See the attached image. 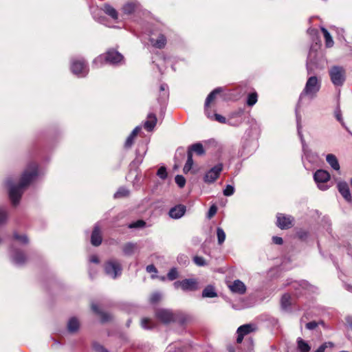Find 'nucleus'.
Listing matches in <instances>:
<instances>
[{
	"label": "nucleus",
	"mask_w": 352,
	"mask_h": 352,
	"mask_svg": "<svg viewBox=\"0 0 352 352\" xmlns=\"http://www.w3.org/2000/svg\"><path fill=\"white\" fill-rule=\"evenodd\" d=\"M138 7V3L135 1H130L125 3L122 7V11L126 14L133 13Z\"/></svg>",
	"instance_id": "nucleus-28"
},
{
	"label": "nucleus",
	"mask_w": 352,
	"mask_h": 352,
	"mask_svg": "<svg viewBox=\"0 0 352 352\" xmlns=\"http://www.w3.org/2000/svg\"><path fill=\"white\" fill-rule=\"evenodd\" d=\"M188 151H191V153L195 152L197 154L201 155L204 154L205 151L204 149L203 145L201 143H195L192 144Z\"/></svg>",
	"instance_id": "nucleus-33"
},
{
	"label": "nucleus",
	"mask_w": 352,
	"mask_h": 352,
	"mask_svg": "<svg viewBox=\"0 0 352 352\" xmlns=\"http://www.w3.org/2000/svg\"><path fill=\"white\" fill-rule=\"evenodd\" d=\"M186 207L182 204H178L169 210L168 215L171 219H179L186 213Z\"/></svg>",
	"instance_id": "nucleus-16"
},
{
	"label": "nucleus",
	"mask_w": 352,
	"mask_h": 352,
	"mask_svg": "<svg viewBox=\"0 0 352 352\" xmlns=\"http://www.w3.org/2000/svg\"><path fill=\"white\" fill-rule=\"evenodd\" d=\"M146 225V222L143 220H138L135 222H133L132 223H131L129 226V228H144Z\"/></svg>",
	"instance_id": "nucleus-46"
},
{
	"label": "nucleus",
	"mask_w": 352,
	"mask_h": 352,
	"mask_svg": "<svg viewBox=\"0 0 352 352\" xmlns=\"http://www.w3.org/2000/svg\"><path fill=\"white\" fill-rule=\"evenodd\" d=\"M79 321L75 317L70 318L67 322V329L70 333H75L79 329Z\"/></svg>",
	"instance_id": "nucleus-25"
},
{
	"label": "nucleus",
	"mask_w": 352,
	"mask_h": 352,
	"mask_svg": "<svg viewBox=\"0 0 352 352\" xmlns=\"http://www.w3.org/2000/svg\"><path fill=\"white\" fill-rule=\"evenodd\" d=\"M257 100H258L257 94L256 92L251 93L248 96L247 104L248 106L252 107L256 103Z\"/></svg>",
	"instance_id": "nucleus-37"
},
{
	"label": "nucleus",
	"mask_w": 352,
	"mask_h": 352,
	"mask_svg": "<svg viewBox=\"0 0 352 352\" xmlns=\"http://www.w3.org/2000/svg\"><path fill=\"white\" fill-rule=\"evenodd\" d=\"M298 349L300 352H309L311 349L309 344L301 338L297 339Z\"/></svg>",
	"instance_id": "nucleus-30"
},
{
	"label": "nucleus",
	"mask_w": 352,
	"mask_h": 352,
	"mask_svg": "<svg viewBox=\"0 0 352 352\" xmlns=\"http://www.w3.org/2000/svg\"><path fill=\"white\" fill-rule=\"evenodd\" d=\"M223 165L219 163L208 170L204 176V181L206 184L214 183L219 177L223 170Z\"/></svg>",
	"instance_id": "nucleus-10"
},
{
	"label": "nucleus",
	"mask_w": 352,
	"mask_h": 352,
	"mask_svg": "<svg viewBox=\"0 0 352 352\" xmlns=\"http://www.w3.org/2000/svg\"><path fill=\"white\" fill-rule=\"evenodd\" d=\"M38 175V164L34 162H31L22 173L19 184H15L12 177L6 179V184L8 188L9 197L14 206H16L19 203L25 189L34 182Z\"/></svg>",
	"instance_id": "nucleus-1"
},
{
	"label": "nucleus",
	"mask_w": 352,
	"mask_h": 352,
	"mask_svg": "<svg viewBox=\"0 0 352 352\" xmlns=\"http://www.w3.org/2000/svg\"><path fill=\"white\" fill-rule=\"evenodd\" d=\"M176 289L180 287L184 292H195L199 289V283L195 278H185L174 283Z\"/></svg>",
	"instance_id": "nucleus-9"
},
{
	"label": "nucleus",
	"mask_w": 352,
	"mask_h": 352,
	"mask_svg": "<svg viewBox=\"0 0 352 352\" xmlns=\"http://www.w3.org/2000/svg\"><path fill=\"white\" fill-rule=\"evenodd\" d=\"M202 298H214L217 296L215 288L212 285H207L202 291Z\"/></svg>",
	"instance_id": "nucleus-23"
},
{
	"label": "nucleus",
	"mask_w": 352,
	"mask_h": 352,
	"mask_svg": "<svg viewBox=\"0 0 352 352\" xmlns=\"http://www.w3.org/2000/svg\"><path fill=\"white\" fill-rule=\"evenodd\" d=\"M103 11L105 14L110 16L113 19H118V12L115 8L109 4H105L103 8Z\"/></svg>",
	"instance_id": "nucleus-31"
},
{
	"label": "nucleus",
	"mask_w": 352,
	"mask_h": 352,
	"mask_svg": "<svg viewBox=\"0 0 352 352\" xmlns=\"http://www.w3.org/2000/svg\"><path fill=\"white\" fill-rule=\"evenodd\" d=\"M141 126H136L131 133V134L128 136L126 140L124 146L126 148H130L133 144V141L138 133L141 131Z\"/></svg>",
	"instance_id": "nucleus-24"
},
{
	"label": "nucleus",
	"mask_w": 352,
	"mask_h": 352,
	"mask_svg": "<svg viewBox=\"0 0 352 352\" xmlns=\"http://www.w3.org/2000/svg\"><path fill=\"white\" fill-rule=\"evenodd\" d=\"M143 161L142 156H137L136 158L131 162V165L133 166H138Z\"/></svg>",
	"instance_id": "nucleus-52"
},
{
	"label": "nucleus",
	"mask_w": 352,
	"mask_h": 352,
	"mask_svg": "<svg viewBox=\"0 0 352 352\" xmlns=\"http://www.w3.org/2000/svg\"><path fill=\"white\" fill-rule=\"evenodd\" d=\"M335 116H336V119L338 120V121H339L341 123V124L342 126H344V122L342 120L341 110L339 107H338L335 111Z\"/></svg>",
	"instance_id": "nucleus-50"
},
{
	"label": "nucleus",
	"mask_w": 352,
	"mask_h": 352,
	"mask_svg": "<svg viewBox=\"0 0 352 352\" xmlns=\"http://www.w3.org/2000/svg\"><path fill=\"white\" fill-rule=\"evenodd\" d=\"M217 236L218 239V243L219 245H221L225 241L226 233L224 230L220 227H218L217 228Z\"/></svg>",
	"instance_id": "nucleus-38"
},
{
	"label": "nucleus",
	"mask_w": 352,
	"mask_h": 352,
	"mask_svg": "<svg viewBox=\"0 0 352 352\" xmlns=\"http://www.w3.org/2000/svg\"><path fill=\"white\" fill-rule=\"evenodd\" d=\"M321 30L324 34V37L325 39V44L327 47H331L333 45V41L330 33L327 31L324 28H321Z\"/></svg>",
	"instance_id": "nucleus-34"
},
{
	"label": "nucleus",
	"mask_w": 352,
	"mask_h": 352,
	"mask_svg": "<svg viewBox=\"0 0 352 352\" xmlns=\"http://www.w3.org/2000/svg\"><path fill=\"white\" fill-rule=\"evenodd\" d=\"M93 349L96 352H109L103 346L96 342L93 344Z\"/></svg>",
	"instance_id": "nucleus-51"
},
{
	"label": "nucleus",
	"mask_w": 352,
	"mask_h": 352,
	"mask_svg": "<svg viewBox=\"0 0 352 352\" xmlns=\"http://www.w3.org/2000/svg\"><path fill=\"white\" fill-rule=\"evenodd\" d=\"M272 241L274 243L277 245H281L283 243V239L279 236H273Z\"/></svg>",
	"instance_id": "nucleus-55"
},
{
	"label": "nucleus",
	"mask_w": 352,
	"mask_h": 352,
	"mask_svg": "<svg viewBox=\"0 0 352 352\" xmlns=\"http://www.w3.org/2000/svg\"><path fill=\"white\" fill-rule=\"evenodd\" d=\"M192 164H193L192 153H191V151H188L187 160H186V162L183 168L184 173H188L191 170Z\"/></svg>",
	"instance_id": "nucleus-29"
},
{
	"label": "nucleus",
	"mask_w": 352,
	"mask_h": 352,
	"mask_svg": "<svg viewBox=\"0 0 352 352\" xmlns=\"http://www.w3.org/2000/svg\"><path fill=\"white\" fill-rule=\"evenodd\" d=\"M321 87V80L314 76L309 77L305 84V86L300 93L296 106V109L304 104H308L314 99ZM296 114L300 116L296 109Z\"/></svg>",
	"instance_id": "nucleus-2"
},
{
	"label": "nucleus",
	"mask_w": 352,
	"mask_h": 352,
	"mask_svg": "<svg viewBox=\"0 0 352 352\" xmlns=\"http://www.w3.org/2000/svg\"><path fill=\"white\" fill-rule=\"evenodd\" d=\"M228 287L232 293L244 294L246 292L245 285L240 280H235L228 285Z\"/></svg>",
	"instance_id": "nucleus-18"
},
{
	"label": "nucleus",
	"mask_w": 352,
	"mask_h": 352,
	"mask_svg": "<svg viewBox=\"0 0 352 352\" xmlns=\"http://www.w3.org/2000/svg\"><path fill=\"white\" fill-rule=\"evenodd\" d=\"M208 118L211 120H216L217 122L222 124L228 123L230 125H233V124L230 121H227L226 118L223 117V116L218 114V113H210V117H208Z\"/></svg>",
	"instance_id": "nucleus-32"
},
{
	"label": "nucleus",
	"mask_w": 352,
	"mask_h": 352,
	"mask_svg": "<svg viewBox=\"0 0 352 352\" xmlns=\"http://www.w3.org/2000/svg\"><path fill=\"white\" fill-rule=\"evenodd\" d=\"M167 277L170 280H175L178 277V272L176 268L173 267L169 270Z\"/></svg>",
	"instance_id": "nucleus-44"
},
{
	"label": "nucleus",
	"mask_w": 352,
	"mask_h": 352,
	"mask_svg": "<svg viewBox=\"0 0 352 352\" xmlns=\"http://www.w3.org/2000/svg\"><path fill=\"white\" fill-rule=\"evenodd\" d=\"M276 225L282 230L290 228L293 226L294 218L290 215L278 213L276 215Z\"/></svg>",
	"instance_id": "nucleus-13"
},
{
	"label": "nucleus",
	"mask_w": 352,
	"mask_h": 352,
	"mask_svg": "<svg viewBox=\"0 0 352 352\" xmlns=\"http://www.w3.org/2000/svg\"><path fill=\"white\" fill-rule=\"evenodd\" d=\"M175 183L179 188H183L186 184V179L180 175H178L175 178Z\"/></svg>",
	"instance_id": "nucleus-45"
},
{
	"label": "nucleus",
	"mask_w": 352,
	"mask_h": 352,
	"mask_svg": "<svg viewBox=\"0 0 352 352\" xmlns=\"http://www.w3.org/2000/svg\"><path fill=\"white\" fill-rule=\"evenodd\" d=\"M235 192V188L234 186L228 184L226 186L225 188L223 190V195L226 197H230Z\"/></svg>",
	"instance_id": "nucleus-40"
},
{
	"label": "nucleus",
	"mask_w": 352,
	"mask_h": 352,
	"mask_svg": "<svg viewBox=\"0 0 352 352\" xmlns=\"http://www.w3.org/2000/svg\"><path fill=\"white\" fill-rule=\"evenodd\" d=\"M322 345H325L326 348H327V347H333L334 344L331 342H324Z\"/></svg>",
	"instance_id": "nucleus-63"
},
{
	"label": "nucleus",
	"mask_w": 352,
	"mask_h": 352,
	"mask_svg": "<svg viewBox=\"0 0 352 352\" xmlns=\"http://www.w3.org/2000/svg\"><path fill=\"white\" fill-rule=\"evenodd\" d=\"M150 42L153 47L162 49L164 47L166 44V38L164 34H160L156 38L151 37Z\"/></svg>",
	"instance_id": "nucleus-21"
},
{
	"label": "nucleus",
	"mask_w": 352,
	"mask_h": 352,
	"mask_svg": "<svg viewBox=\"0 0 352 352\" xmlns=\"http://www.w3.org/2000/svg\"><path fill=\"white\" fill-rule=\"evenodd\" d=\"M256 329V326L253 324H245L240 326L236 331L237 343H241L243 341V337L245 335L250 333Z\"/></svg>",
	"instance_id": "nucleus-14"
},
{
	"label": "nucleus",
	"mask_w": 352,
	"mask_h": 352,
	"mask_svg": "<svg viewBox=\"0 0 352 352\" xmlns=\"http://www.w3.org/2000/svg\"><path fill=\"white\" fill-rule=\"evenodd\" d=\"M217 211V208L214 205H212L210 207L208 212V218L212 217Z\"/></svg>",
	"instance_id": "nucleus-53"
},
{
	"label": "nucleus",
	"mask_w": 352,
	"mask_h": 352,
	"mask_svg": "<svg viewBox=\"0 0 352 352\" xmlns=\"http://www.w3.org/2000/svg\"><path fill=\"white\" fill-rule=\"evenodd\" d=\"M228 352H235V349L233 346H229L228 347Z\"/></svg>",
	"instance_id": "nucleus-64"
},
{
	"label": "nucleus",
	"mask_w": 352,
	"mask_h": 352,
	"mask_svg": "<svg viewBox=\"0 0 352 352\" xmlns=\"http://www.w3.org/2000/svg\"><path fill=\"white\" fill-rule=\"evenodd\" d=\"M184 154H185L184 148H179L177 150V151H176V154H175V158L176 159L178 155H180L181 157H184Z\"/></svg>",
	"instance_id": "nucleus-58"
},
{
	"label": "nucleus",
	"mask_w": 352,
	"mask_h": 352,
	"mask_svg": "<svg viewBox=\"0 0 352 352\" xmlns=\"http://www.w3.org/2000/svg\"><path fill=\"white\" fill-rule=\"evenodd\" d=\"M160 91L162 92L160 98L165 100L168 97V85L166 84L160 85Z\"/></svg>",
	"instance_id": "nucleus-42"
},
{
	"label": "nucleus",
	"mask_w": 352,
	"mask_h": 352,
	"mask_svg": "<svg viewBox=\"0 0 352 352\" xmlns=\"http://www.w3.org/2000/svg\"><path fill=\"white\" fill-rule=\"evenodd\" d=\"M71 71L78 78H83L88 74L89 67L83 58H74L71 60Z\"/></svg>",
	"instance_id": "nucleus-5"
},
{
	"label": "nucleus",
	"mask_w": 352,
	"mask_h": 352,
	"mask_svg": "<svg viewBox=\"0 0 352 352\" xmlns=\"http://www.w3.org/2000/svg\"><path fill=\"white\" fill-rule=\"evenodd\" d=\"M161 294L159 292H155L151 294L150 297V302L151 303H156L161 299Z\"/></svg>",
	"instance_id": "nucleus-49"
},
{
	"label": "nucleus",
	"mask_w": 352,
	"mask_h": 352,
	"mask_svg": "<svg viewBox=\"0 0 352 352\" xmlns=\"http://www.w3.org/2000/svg\"><path fill=\"white\" fill-rule=\"evenodd\" d=\"M156 318L164 324H169L175 321V316L172 310L167 309H158L155 311Z\"/></svg>",
	"instance_id": "nucleus-11"
},
{
	"label": "nucleus",
	"mask_w": 352,
	"mask_h": 352,
	"mask_svg": "<svg viewBox=\"0 0 352 352\" xmlns=\"http://www.w3.org/2000/svg\"><path fill=\"white\" fill-rule=\"evenodd\" d=\"M248 350L251 352L252 351V340H250L248 342Z\"/></svg>",
	"instance_id": "nucleus-62"
},
{
	"label": "nucleus",
	"mask_w": 352,
	"mask_h": 352,
	"mask_svg": "<svg viewBox=\"0 0 352 352\" xmlns=\"http://www.w3.org/2000/svg\"><path fill=\"white\" fill-rule=\"evenodd\" d=\"M223 91L221 87H217L211 91L207 96L205 102V113L207 117H210V112L209 111V105L212 101H213L216 96Z\"/></svg>",
	"instance_id": "nucleus-19"
},
{
	"label": "nucleus",
	"mask_w": 352,
	"mask_h": 352,
	"mask_svg": "<svg viewBox=\"0 0 352 352\" xmlns=\"http://www.w3.org/2000/svg\"><path fill=\"white\" fill-rule=\"evenodd\" d=\"M318 326V323L315 321H311L306 324L307 329L314 330Z\"/></svg>",
	"instance_id": "nucleus-54"
},
{
	"label": "nucleus",
	"mask_w": 352,
	"mask_h": 352,
	"mask_svg": "<svg viewBox=\"0 0 352 352\" xmlns=\"http://www.w3.org/2000/svg\"><path fill=\"white\" fill-rule=\"evenodd\" d=\"M298 236L301 239H305L308 236V232L305 230H300L298 232Z\"/></svg>",
	"instance_id": "nucleus-56"
},
{
	"label": "nucleus",
	"mask_w": 352,
	"mask_h": 352,
	"mask_svg": "<svg viewBox=\"0 0 352 352\" xmlns=\"http://www.w3.org/2000/svg\"><path fill=\"white\" fill-rule=\"evenodd\" d=\"M14 239L23 244H27L29 241L28 236L25 234L19 235L17 233H14Z\"/></svg>",
	"instance_id": "nucleus-41"
},
{
	"label": "nucleus",
	"mask_w": 352,
	"mask_h": 352,
	"mask_svg": "<svg viewBox=\"0 0 352 352\" xmlns=\"http://www.w3.org/2000/svg\"><path fill=\"white\" fill-rule=\"evenodd\" d=\"M137 249V244L133 243H127L123 245L122 251L126 256L132 255Z\"/></svg>",
	"instance_id": "nucleus-27"
},
{
	"label": "nucleus",
	"mask_w": 352,
	"mask_h": 352,
	"mask_svg": "<svg viewBox=\"0 0 352 352\" xmlns=\"http://www.w3.org/2000/svg\"><path fill=\"white\" fill-rule=\"evenodd\" d=\"M314 179L318 188L321 190H326L329 188L327 183L330 179V174L328 171L320 169L314 174Z\"/></svg>",
	"instance_id": "nucleus-8"
},
{
	"label": "nucleus",
	"mask_w": 352,
	"mask_h": 352,
	"mask_svg": "<svg viewBox=\"0 0 352 352\" xmlns=\"http://www.w3.org/2000/svg\"><path fill=\"white\" fill-rule=\"evenodd\" d=\"M124 63V56L115 50H109L105 54L96 57L93 65L97 67L102 66L104 63L111 65H120Z\"/></svg>",
	"instance_id": "nucleus-3"
},
{
	"label": "nucleus",
	"mask_w": 352,
	"mask_h": 352,
	"mask_svg": "<svg viewBox=\"0 0 352 352\" xmlns=\"http://www.w3.org/2000/svg\"><path fill=\"white\" fill-rule=\"evenodd\" d=\"M105 274L111 278L116 279L122 274V268L118 261L111 258L104 265Z\"/></svg>",
	"instance_id": "nucleus-7"
},
{
	"label": "nucleus",
	"mask_w": 352,
	"mask_h": 352,
	"mask_svg": "<svg viewBox=\"0 0 352 352\" xmlns=\"http://www.w3.org/2000/svg\"><path fill=\"white\" fill-rule=\"evenodd\" d=\"M157 175L162 179H165L167 177L166 168L164 166L160 167L157 172Z\"/></svg>",
	"instance_id": "nucleus-47"
},
{
	"label": "nucleus",
	"mask_w": 352,
	"mask_h": 352,
	"mask_svg": "<svg viewBox=\"0 0 352 352\" xmlns=\"http://www.w3.org/2000/svg\"><path fill=\"white\" fill-rule=\"evenodd\" d=\"M91 309L96 314L101 315L102 322H107L110 319V316L108 314L100 312L96 305L93 304L91 305Z\"/></svg>",
	"instance_id": "nucleus-36"
},
{
	"label": "nucleus",
	"mask_w": 352,
	"mask_h": 352,
	"mask_svg": "<svg viewBox=\"0 0 352 352\" xmlns=\"http://www.w3.org/2000/svg\"><path fill=\"white\" fill-rule=\"evenodd\" d=\"M193 261L198 266H204L206 265L205 259L201 256H194Z\"/></svg>",
	"instance_id": "nucleus-48"
},
{
	"label": "nucleus",
	"mask_w": 352,
	"mask_h": 352,
	"mask_svg": "<svg viewBox=\"0 0 352 352\" xmlns=\"http://www.w3.org/2000/svg\"><path fill=\"white\" fill-rule=\"evenodd\" d=\"M146 271L148 272H149V273H151V272L157 273V270L156 267L153 265H147L146 266Z\"/></svg>",
	"instance_id": "nucleus-57"
},
{
	"label": "nucleus",
	"mask_w": 352,
	"mask_h": 352,
	"mask_svg": "<svg viewBox=\"0 0 352 352\" xmlns=\"http://www.w3.org/2000/svg\"><path fill=\"white\" fill-rule=\"evenodd\" d=\"M141 325H142V328L146 329H150L154 327L153 321L146 318H143L142 320Z\"/></svg>",
	"instance_id": "nucleus-39"
},
{
	"label": "nucleus",
	"mask_w": 352,
	"mask_h": 352,
	"mask_svg": "<svg viewBox=\"0 0 352 352\" xmlns=\"http://www.w3.org/2000/svg\"><path fill=\"white\" fill-rule=\"evenodd\" d=\"M281 307L284 309H287L291 305V296L289 294L283 295L280 300Z\"/></svg>",
	"instance_id": "nucleus-35"
},
{
	"label": "nucleus",
	"mask_w": 352,
	"mask_h": 352,
	"mask_svg": "<svg viewBox=\"0 0 352 352\" xmlns=\"http://www.w3.org/2000/svg\"><path fill=\"white\" fill-rule=\"evenodd\" d=\"M326 160L333 169L336 170H340V164L336 155L328 154L326 157Z\"/></svg>",
	"instance_id": "nucleus-26"
},
{
	"label": "nucleus",
	"mask_w": 352,
	"mask_h": 352,
	"mask_svg": "<svg viewBox=\"0 0 352 352\" xmlns=\"http://www.w3.org/2000/svg\"><path fill=\"white\" fill-rule=\"evenodd\" d=\"M10 257L12 263L16 265H22L26 261V256L24 253L14 247L12 248Z\"/></svg>",
	"instance_id": "nucleus-15"
},
{
	"label": "nucleus",
	"mask_w": 352,
	"mask_h": 352,
	"mask_svg": "<svg viewBox=\"0 0 352 352\" xmlns=\"http://www.w3.org/2000/svg\"><path fill=\"white\" fill-rule=\"evenodd\" d=\"M346 321L348 326L352 329V317L347 316L346 318Z\"/></svg>",
	"instance_id": "nucleus-60"
},
{
	"label": "nucleus",
	"mask_w": 352,
	"mask_h": 352,
	"mask_svg": "<svg viewBox=\"0 0 352 352\" xmlns=\"http://www.w3.org/2000/svg\"><path fill=\"white\" fill-rule=\"evenodd\" d=\"M339 192L347 202L352 201V197L348 184L346 182H339L337 184Z\"/></svg>",
	"instance_id": "nucleus-17"
},
{
	"label": "nucleus",
	"mask_w": 352,
	"mask_h": 352,
	"mask_svg": "<svg viewBox=\"0 0 352 352\" xmlns=\"http://www.w3.org/2000/svg\"><path fill=\"white\" fill-rule=\"evenodd\" d=\"M325 349H326L325 345H321L318 347V349L315 352H324Z\"/></svg>",
	"instance_id": "nucleus-61"
},
{
	"label": "nucleus",
	"mask_w": 352,
	"mask_h": 352,
	"mask_svg": "<svg viewBox=\"0 0 352 352\" xmlns=\"http://www.w3.org/2000/svg\"><path fill=\"white\" fill-rule=\"evenodd\" d=\"M288 285H291L292 288L296 290L295 294L296 296L302 295L307 291L310 292L313 289V286L306 280L293 281L288 283Z\"/></svg>",
	"instance_id": "nucleus-12"
},
{
	"label": "nucleus",
	"mask_w": 352,
	"mask_h": 352,
	"mask_svg": "<svg viewBox=\"0 0 352 352\" xmlns=\"http://www.w3.org/2000/svg\"><path fill=\"white\" fill-rule=\"evenodd\" d=\"M89 261L94 263H99V258L97 255H91L89 257Z\"/></svg>",
	"instance_id": "nucleus-59"
},
{
	"label": "nucleus",
	"mask_w": 352,
	"mask_h": 352,
	"mask_svg": "<svg viewBox=\"0 0 352 352\" xmlns=\"http://www.w3.org/2000/svg\"><path fill=\"white\" fill-rule=\"evenodd\" d=\"M329 76L335 86H342L346 80V71L343 67L335 65L329 69Z\"/></svg>",
	"instance_id": "nucleus-6"
},
{
	"label": "nucleus",
	"mask_w": 352,
	"mask_h": 352,
	"mask_svg": "<svg viewBox=\"0 0 352 352\" xmlns=\"http://www.w3.org/2000/svg\"><path fill=\"white\" fill-rule=\"evenodd\" d=\"M129 190L124 188H120L114 194L115 198H120L122 197H125L129 195Z\"/></svg>",
	"instance_id": "nucleus-43"
},
{
	"label": "nucleus",
	"mask_w": 352,
	"mask_h": 352,
	"mask_svg": "<svg viewBox=\"0 0 352 352\" xmlns=\"http://www.w3.org/2000/svg\"><path fill=\"white\" fill-rule=\"evenodd\" d=\"M297 131L300 142L302 143L303 157L311 164H317L319 161V156L317 153L309 150L305 144V141L302 133L301 116L296 115Z\"/></svg>",
	"instance_id": "nucleus-4"
},
{
	"label": "nucleus",
	"mask_w": 352,
	"mask_h": 352,
	"mask_svg": "<svg viewBox=\"0 0 352 352\" xmlns=\"http://www.w3.org/2000/svg\"><path fill=\"white\" fill-rule=\"evenodd\" d=\"M91 243L94 246H98L102 243V236L100 234V230L98 225H96L94 228L91 236Z\"/></svg>",
	"instance_id": "nucleus-20"
},
{
	"label": "nucleus",
	"mask_w": 352,
	"mask_h": 352,
	"mask_svg": "<svg viewBox=\"0 0 352 352\" xmlns=\"http://www.w3.org/2000/svg\"><path fill=\"white\" fill-rule=\"evenodd\" d=\"M157 123V117L153 113H150L147 116L146 120L144 123V127L148 131H151L153 130Z\"/></svg>",
	"instance_id": "nucleus-22"
}]
</instances>
